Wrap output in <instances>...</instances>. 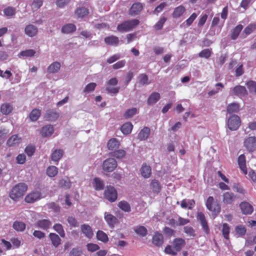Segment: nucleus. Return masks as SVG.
Returning <instances> with one entry per match:
<instances>
[{"mask_svg": "<svg viewBox=\"0 0 256 256\" xmlns=\"http://www.w3.org/2000/svg\"><path fill=\"white\" fill-rule=\"evenodd\" d=\"M212 52L208 49H204L202 50L199 54L198 56L200 58H208L211 56Z\"/></svg>", "mask_w": 256, "mask_h": 256, "instance_id": "55", "label": "nucleus"}, {"mask_svg": "<svg viewBox=\"0 0 256 256\" xmlns=\"http://www.w3.org/2000/svg\"><path fill=\"white\" fill-rule=\"evenodd\" d=\"M118 166L117 162L114 158H110L103 162L102 168L104 172H112L114 171Z\"/></svg>", "mask_w": 256, "mask_h": 256, "instance_id": "5", "label": "nucleus"}, {"mask_svg": "<svg viewBox=\"0 0 256 256\" xmlns=\"http://www.w3.org/2000/svg\"><path fill=\"white\" fill-rule=\"evenodd\" d=\"M236 196L231 192H226L223 194V202L226 204H231L235 200Z\"/></svg>", "mask_w": 256, "mask_h": 256, "instance_id": "20", "label": "nucleus"}, {"mask_svg": "<svg viewBox=\"0 0 256 256\" xmlns=\"http://www.w3.org/2000/svg\"><path fill=\"white\" fill-rule=\"evenodd\" d=\"M160 98V94L156 92H152L148 97L147 103L148 105H152L156 103Z\"/></svg>", "mask_w": 256, "mask_h": 256, "instance_id": "23", "label": "nucleus"}, {"mask_svg": "<svg viewBox=\"0 0 256 256\" xmlns=\"http://www.w3.org/2000/svg\"><path fill=\"white\" fill-rule=\"evenodd\" d=\"M104 42L108 45L116 46L119 44V39L116 36H110L104 38Z\"/></svg>", "mask_w": 256, "mask_h": 256, "instance_id": "19", "label": "nucleus"}, {"mask_svg": "<svg viewBox=\"0 0 256 256\" xmlns=\"http://www.w3.org/2000/svg\"><path fill=\"white\" fill-rule=\"evenodd\" d=\"M107 146L108 150H112L118 148L120 142L116 138H112L108 142Z\"/></svg>", "mask_w": 256, "mask_h": 256, "instance_id": "33", "label": "nucleus"}, {"mask_svg": "<svg viewBox=\"0 0 256 256\" xmlns=\"http://www.w3.org/2000/svg\"><path fill=\"white\" fill-rule=\"evenodd\" d=\"M104 214V220L110 228H113L115 225L118 223V218L112 214L106 212Z\"/></svg>", "mask_w": 256, "mask_h": 256, "instance_id": "9", "label": "nucleus"}, {"mask_svg": "<svg viewBox=\"0 0 256 256\" xmlns=\"http://www.w3.org/2000/svg\"><path fill=\"white\" fill-rule=\"evenodd\" d=\"M244 144L246 150L250 152L256 150V137L250 136L246 138Z\"/></svg>", "mask_w": 256, "mask_h": 256, "instance_id": "7", "label": "nucleus"}, {"mask_svg": "<svg viewBox=\"0 0 256 256\" xmlns=\"http://www.w3.org/2000/svg\"><path fill=\"white\" fill-rule=\"evenodd\" d=\"M246 85L250 92L256 93V82L249 81L246 83Z\"/></svg>", "mask_w": 256, "mask_h": 256, "instance_id": "58", "label": "nucleus"}, {"mask_svg": "<svg viewBox=\"0 0 256 256\" xmlns=\"http://www.w3.org/2000/svg\"><path fill=\"white\" fill-rule=\"evenodd\" d=\"M138 79L139 83L142 86L148 85L151 82L148 80V76L145 74H140L138 76Z\"/></svg>", "mask_w": 256, "mask_h": 256, "instance_id": "36", "label": "nucleus"}, {"mask_svg": "<svg viewBox=\"0 0 256 256\" xmlns=\"http://www.w3.org/2000/svg\"><path fill=\"white\" fill-rule=\"evenodd\" d=\"M232 94L236 96H244L247 94V91L244 86H236L233 88Z\"/></svg>", "mask_w": 256, "mask_h": 256, "instance_id": "21", "label": "nucleus"}, {"mask_svg": "<svg viewBox=\"0 0 256 256\" xmlns=\"http://www.w3.org/2000/svg\"><path fill=\"white\" fill-rule=\"evenodd\" d=\"M4 13L6 16H12L16 14V9L13 7L8 6L4 10Z\"/></svg>", "mask_w": 256, "mask_h": 256, "instance_id": "50", "label": "nucleus"}, {"mask_svg": "<svg viewBox=\"0 0 256 256\" xmlns=\"http://www.w3.org/2000/svg\"><path fill=\"white\" fill-rule=\"evenodd\" d=\"M41 114L40 110L37 108H34L30 112L29 117L32 121H36L40 116Z\"/></svg>", "mask_w": 256, "mask_h": 256, "instance_id": "38", "label": "nucleus"}, {"mask_svg": "<svg viewBox=\"0 0 256 256\" xmlns=\"http://www.w3.org/2000/svg\"><path fill=\"white\" fill-rule=\"evenodd\" d=\"M53 228L60 235L62 238L65 236V232L63 228V226L61 224H56L54 226Z\"/></svg>", "mask_w": 256, "mask_h": 256, "instance_id": "47", "label": "nucleus"}, {"mask_svg": "<svg viewBox=\"0 0 256 256\" xmlns=\"http://www.w3.org/2000/svg\"><path fill=\"white\" fill-rule=\"evenodd\" d=\"M184 232L190 236L194 237L196 236L195 230L192 226H184Z\"/></svg>", "mask_w": 256, "mask_h": 256, "instance_id": "57", "label": "nucleus"}, {"mask_svg": "<svg viewBox=\"0 0 256 256\" xmlns=\"http://www.w3.org/2000/svg\"><path fill=\"white\" fill-rule=\"evenodd\" d=\"M134 230L136 234L142 236H145L147 234L148 230L144 226H136Z\"/></svg>", "mask_w": 256, "mask_h": 256, "instance_id": "39", "label": "nucleus"}, {"mask_svg": "<svg viewBox=\"0 0 256 256\" xmlns=\"http://www.w3.org/2000/svg\"><path fill=\"white\" fill-rule=\"evenodd\" d=\"M28 190L26 184L20 182L12 188L8 193L10 198L14 201H18L26 194Z\"/></svg>", "mask_w": 256, "mask_h": 256, "instance_id": "1", "label": "nucleus"}, {"mask_svg": "<svg viewBox=\"0 0 256 256\" xmlns=\"http://www.w3.org/2000/svg\"><path fill=\"white\" fill-rule=\"evenodd\" d=\"M206 206L207 208L212 212L214 216H218L221 210L220 204L217 202H214V198L211 196L208 198Z\"/></svg>", "mask_w": 256, "mask_h": 256, "instance_id": "3", "label": "nucleus"}, {"mask_svg": "<svg viewBox=\"0 0 256 256\" xmlns=\"http://www.w3.org/2000/svg\"><path fill=\"white\" fill-rule=\"evenodd\" d=\"M126 152L123 150H118L110 153V155L117 158H122L126 155Z\"/></svg>", "mask_w": 256, "mask_h": 256, "instance_id": "42", "label": "nucleus"}, {"mask_svg": "<svg viewBox=\"0 0 256 256\" xmlns=\"http://www.w3.org/2000/svg\"><path fill=\"white\" fill-rule=\"evenodd\" d=\"M150 186L154 192L158 193L160 192V184L157 180H152L150 183Z\"/></svg>", "mask_w": 256, "mask_h": 256, "instance_id": "51", "label": "nucleus"}, {"mask_svg": "<svg viewBox=\"0 0 256 256\" xmlns=\"http://www.w3.org/2000/svg\"><path fill=\"white\" fill-rule=\"evenodd\" d=\"M152 243L158 247L160 246L164 243V236L162 234L158 232H155L152 236Z\"/></svg>", "mask_w": 256, "mask_h": 256, "instance_id": "15", "label": "nucleus"}, {"mask_svg": "<svg viewBox=\"0 0 256 256\" xmlns=\"http://www.w3.org/2000/svg\"><path fill=\"white\" fill-rule=\"evenodd\" d=\"M60 68L59 62H55L50 64L48 68V72L50 74H54L58 72Z\"/></svg>", "mask_w": 256, "mask_h": 256, "instance_id": "24", "label": "nucleus"}, {"mask_svg": "<svg viewBox=\"0 0 256 256\" xmlns=\"http://www.w3.org/2000/svg\"><path fill=\"white\" fill-rule=\"evenodd\" d=\"M88 14V9L84 7L78 8L75 11V14L80 18H83Z\"/></svg>", "mask_w": 256, "mask_h": 256, "instance_id": "32", "label": "nucleus"}, {"mask_svg": "<svg viewBox=\"0 0 256 256\" xmlns=\"http://www.w3.org/2000/svg\"><path fill=\"white\" fill-rule=\"evenodd\" d=\"M70 0H56V4L60 8H62L68 4Z\"/></svg>", "mask_w": 256, "mask_h": 256, "instance_id": "62", "label": "nucleus"}, {"mask_svg": "<svg viewBox=\"0 0 256 256\" xmlns=\"http://www.w3.org/2000/svg\"><path fill=\"white\" fill-rule=\"evenodd\" d=\"M197 220L200 222L204 231L206 234L210 233V229L206 220L205 216L202 212H198L196 216Z\"/></svg>", "mask_w": 256, "mask_h": 256, "instance_id": "10", "label": "nucleus"}, {"mask_svg": "<svg viewBox=\"0 0 256 256\" xmlns=\"http://www.w3.org/2000/svg\"><path fill=\"white\" fill-rule=\"evenodd\" d=\"M164 252L166 254L172 255V256H176L177 254L176 252L174 250V248H172V246L170 245H168L165 249Z\"/></svg>", "mask_w": 256, "mask_h": 256, "instance_id": "61", "label": "nucleus"}, {"mask_svg": "<svg viewBox=\"0 0 256 256\" xmlns=\"http://www.w3.org/2000/svg\"><path fill=\"white\" fill-rule=\"evenodd\" d=\"M96 238L99 240L104 242H106L108 240L106 234L102 230L98 231L96 232Z\"/></svg>", "mask_w": 256, "mask_h": 256, "instance_id": "45", "label": "nucleus"}, {"mask_svg": "<svg viewBox=\"0 0 256 256\" xmlns=\"http://www.w3.org/2000/svg\"><path fill=\"white\" fill-rule=\"evenodd\" d=\"M20 142V138L18 135L12 136L7 141V144L9 146H14Z\"/></svg>", "mask_w": 256, "mask_h": 256, "instance_id": "35", "label": "nucleus"}, {"mask_svg": "<svg viewBox=\"0 0 256 256\" xmlns=\"http://www.w3.org/2000/svg\"><path fill=\"white\" fill-rule=\"evenodd\" d=\"M76 30V26L72 24H68L64 26L62 28V32L64 34H70Z\"/></svg>", "mask_w": 256, "mask_h": 256, "instance_id": "31", "label": "nucleus"}, {"mask_svg": "<svg viewBox=\"0 0 256 256\" xmlns=\"http://www.w3.org/2000/svg\"><path fill=\"white\" fill-rule=\"evenodd\" d=\"M38 28L34 25L28 24L25 28V34L30 36L33 37L35 36L38 33Z\"/></svg>", "mask_w": 256, "mask_h": 256, "instance_id": "17", "label": "nucleus"}, {"mask_svg": "<svg viewBox=\"0 0 256 256\" xmlns=\"http://www.w3.org/2000/svg\"><path fill=\"white\" fill-rule=\"evenodd\" d=\"M81 230L85 236L90 238L93 236V232L92 228L88 224H84L81 226Z\"/></svg>", "mask_w": 256, "mask_h": 256, "instance_id": "18", "label": "nucleus"}, {"mask_svg": "<svg viewBox=\"0 0 256 256\" xmlns=\"http://www.w3.org/2000/svg\"><path fill=\"white\" fill-rule=\"evenodd\" d=\"M132 127L130 122H126L121 126V131L124 134H128L131 132Z\"/></svg>", "mask_w": 256, "mask_h": 256, "instance_id": "34", "label": "nucleus"}, {"mask_svg": "<svg viewBox=\"0 0 256 256\" xmlns=\"http://www.w3.org/2000/svg\"><path fill=\"white\" fill-rule=\"evenodd\" d=\"M150 134V129L148 127L142 128L138 134V138L140 140H144L148 137Z\"/></svg>", "mask_w": 256, "mask_h": 256, "instance_id": "27", "label": "nucleus"}, {"mask_svg": "<svg viewBox=\"0 0 256 256\" xmlns=\"http://www.w3.org/2000/svg\"><path fill=\"white\" fill-rule=\"evenodd\" d=\"M118 206L125 212H130L131 210L130 206L126 201H121L118 202Z\"/></svg>", "mask_w": 256, "mask_h": 256, "instance_id": "43", "label": "nucleus"}, {"mask_svg": "<svg viewBox=\"0 0 256 256\" xmlns=\"http://www.w3.org/2000/svg\"><path fill=\"white\" fill-rule=\"evenodd\" d=\"M12 106L10 104H4L0 107V112L4 114H8L12 112Z\"/></svg>", "mask_w": 256, "mask_h": 256, "instance_id": "40", "label": "nucleus"}, {"mask_svg": "<svg viewBox=\"0 0 256 256\" xmlns=\"http://www.w3.org/2000/svg\"><path fill=\"white\" fill-rule=\"evenodd\" d=\"M241 120L240 118L236 114L230 116L227 120V126L231 130H236L240 126Z\"/></svg>", "mask_w": 256, "mask_h": 256, "instance_id": "4", "label": "nucleus"}, {"mask_svg": "<svg viewBox=\"0 0 256 256\" xmlns=\"http://www.w3.org/2000/svg\"><path fill=\"white\" fill-rule=\"evenodd\" d=\"M67 221L70 226L78 227L79 226V222L73 216H68L67 218Z\"/></svg>", "mask_w": 256, "mask_h": 256, "instance_id": "53", "label": "nucleus"}, {"mask_svg": "<svg viewBox=\"0 0 256 256\" xmlns=\"http://www.w3.org/2000/svg\"><path fill=\"white\" fill-rule=\"evenodd\" d=\"M52 224L50 221L48 220L44 219L38 220L35 224L36 227L44 230H46L50 228Z\"/></svg>", "mask_w": 256, "mask_h": 256, "instance_id": "16", "label": "nucleus"}, {"mask_svg": "<svg viewBox=\"0 0 256 256\" xmlns=\"http://www.w3.org/2000/svg\"><path fill=\"white\" fill-rule=\"evenodd\" d=\"M96 86V84L95 82H90L86 86L83 90V92L88 94L93 92L95 90Z\"/></svg>", "mask_w": 256, "mask_h": 256, "instance_id": "52", "label": "nucleus"}, {"mask_svg": "<svg viewBox=\"0 0 256 256\" xmlns=\"http://www.w3.org/2000/svg\"><path fill=\"white\" fill-rule=\"evenodd\" d=\"M64 150L62 149L55 150L51 154V159L52 160L58 162L64 154Z\"/></svg>", "mask_w": 256, "mask_h": 256, "instance_id": "22", "label": "nucleus"}, {"mask_svg": "<svg viewBox=\"0 0 256 256\" xmlns=\"http://www.w3.org/2000/svg\"><path fill=\"white\" fill-rule=\"evenodd\" d=\"M143 8L144 6L142 3L140 2H135L130 7L129 14L132 16L137 15L140 13Z\"/></svg>", "mask_w": 256, "mask_h": 256, "instance_id": "11", "label": "nucleus"}, {"mask_svg": "<svg viewBox=\"0 0 256 256\" xmlns=\"http://www.w3.org/2000/svg\"><path fill=\"white\" fill-rule=\"evenodd\" d=\"M185 245V240L182 238H176L172 242V246L176 252L180 251Z\"/></svg>", "mask_w": 256, "mask_h": 256, "instance_id": "13", "label": "nucleus"}, {"mask_svg": "<svg viewBox=\"0 0 256 256\" xmlns=\"http://www.w3.org/2000/svg\"><path fill=\"white\" fill-rule=\"evenodd\" d=\"M13 228L18 232H23L26 228V224L20 221H16L14 222Z\"/></svg>", "mask_w": 256, "mask_h": 256, "instance_id": "37", "label": "nucleus"}, {"mask_svg": "<svg viewBox=\"0 0 256 256\" xmlns=\"http://www.w3.org/2000/svg\"><path fill=\"white\" fill-rule=\"evenodd\" d=\"M106 198L110 202H114L118 198V194L116 190L112 186H107L104 192Z\"/></svg>", "mask_w": 256, "mask_h": 256, "instance_id": "6", "label": "nucleus"}, {"mask_svg": "<svg viewBox=\"0 0 256 256\" xmlns=\"http://www.w3.org/2000/svg\"><path fill=\"white\" fill-rule=\"evenodd\" d=\"M185 8L182 6H180L175 8L174 12L172 14V16L174 18H178L183 13L185 12Z\"/></svg>", "mask_w": 256, "mask_h": 256, "instance_id": "41", "label": "nucleus"}, {"mask_svg": "<svg viewBox=\"0 0 256 256\" xmlns=\"http://www.w3.org/2000/svg\"><path fill=\"white\" fill-rule=\"evenodd\" d=\"M94 188L95 189L97 190H102L104 188V182L98 178H96L94 179Z\"/></svg>", "mask_w": 256, "mask_h": 256, "instance_id": "46", "label": "nucleus"}, {"mask_svg": "<svg viewBox=\"0 0 256 256\" xmlns=\"http://www.w3.org/2000/svg\"><path fill=\"white\" fill-rule=\"evenodd\" d=\"M59 184L61 187L64 188H68L70 186V182L68 178L61 180L59 182Z\"/></svg>", "mask_w": 256, "mask_h": 256, "instance_id": "59", "label": "nucleus"}, {"mask_svg": "<svg viewBox=\"0 0 256 256\" xmlns=\"http://www.w3.org/2000/svg\"><path fill=\"white\" fill-rule=\"evenodd\" d=\"M86 247L88 250L91 252H94L100 249V246L98 244L92 243L88 244Z\"/></svg>", "mask_w": 256, "mask_h": 256, "instance_id": "64", "label": "nucleus"}, {"mask_svg": "<svg viewBox=\"0 0 256 256\" xmlns=\"http://www.w3.org/2000/svg\"><path fill=\"white\" fill-rule=\"evenodd\" d=\"M240 110V104L237 102H232L229 104L226 108V112L228 114L238 112Z\"/></svg>", "mask_w": 256, "mask_h": 256, "instance_id": "26", "label": "nucleus"}, {"mask_svg": "<svg viewBox=\"0 0 256 256\" xmlns=\"http://www.w3.org/2000/svg\"><path fill=\"white\" fill-rule=\"evenodd\" d=\"M166 18L165 17H162L160 18L158 22L156 24L155 28L158 30H160L162 28L163 26V24H164L166 21Z\"/></svg>", "mask_w": 256, "mask_h": 256, "instance_id": "63", "label": "nucleus"}, {"mask_svg": "<svg viewBox=\"0 0 256 256\" xmlns=\"http://www.w3.org/2000/svg\"><path fill=\"white\" fill-rule=\"evenodd\" d=\"M240 208L243 214H250L253 212V207L248 202H243L240 204Z\"/></svg>", "mask_w": 256, "mask_h": 256, "instance_id": "14", "label": "nucleus"}, {"mask_svg": "<svg viewBox=\"0 0 256 256\" xmlns=\"http://www.w3.org/2000/svg\"><path fill=\"white\" fill-rule=\"evenodd\" d=\"M59 113L56 110L53 109H50L46 111L44 116V118L46 120L50 122L56 121L59 117Z\"/></svg>", "mask_w": 256, "mask_h": 256, "instance_id": "8", "label": "nucleus"}, {"mask_svg": "<svg viewBox=\"0 0 256 256\" xmlns=\"http://www.w3.org/2000/svg\"><path fill=\"white\" fill-rule=\"evenodd\" d=\"M222 232L224 238L227 240L228 239L230 227L226 223L222 224Z\"/></svg>", "mask_w": 256, "mask_h": 256, "instance_id": "54", "label": "nucleus"}, {"mask_svg": "<svg viewBox=\"0 0 256 256\" xmlns=\"http://www.w3.org/2000/svg\"><path fill=\"white\" fill-rule=\"evenodd\" d=\"M49 237L52 241V244L56 248L60 244L61 240L58 234L54 233H50Z\"/></svg>", "mask_w": 256, "mask_h": 256, "instance_id": "30", "label": "nucleus"}, {"mask_svg": "<svg viewBox=\"0 0 256 256\" xmlns=\"http://www.w3.org/2000/svg\"><path fill=\"white\" fill-rule=\"evenodd\" d=\"M41 193L36 191L28 194L25 198V201L28 203H32L40 199Z\"/></svg>", "mask_w": 256, "mask_h": 256, "instance_id": "12", "label": "nucleus"}, {"mask_svg": "<svg viewBox=\"0 0 256 256\" xmlns=\"http://www.w3.org/2000/svg\"><path fill=\"white\" fill-rule=\"evenodd\" d=\"M137 113V108H132L128 109L125 112L124 116L126 118H128L132 117L134 114Z\"/></svg>", "mask_w": 256, "mask_h": 256, "instance_id": "48", "label": "nucleus"}, {"mask_svg": "<svg viewBox=\"0 0 256 256\" xmlns=\"http://www.w3.org/2000/svg\"><path fill=\"white\" fill-rule=\"evenodd\" d=\"M54 132V128L51 124L44 126L42 130V134L43 137L50 136Z\"/></svg>", "mask_w": 256, "mask_h": 256, "instance_id": "25", "label": "nucleus"}, {"mask_svg": "<svg viewBox=\"0 0 256 256\" xmlns=\"http://www.w3.org/2000/svg\"><path fill=\"white\" fill-rule=\"evenodd\" d=\"M243 26L242 24L238 25L234 30L231 36L232 40H236L242 31Z\"/></svg>", "mask_w": 256, "mask_h": 256, "instance_id": "44", "label": "nucleus"}, {"mask_svg": "<svg viewBox=\"0 0 256 256\" xmlns=\"http://www.w3.org/2000/svg\"><path fill=\"white\" fill-rule=\"evenodd\" d=\"M36 52L34 50H28L21 52L19 55L22 56H32L35 54Z\"/></svg>", "mask_w": 256, "mask_h": 256, "instance_id": "56", "label": "nucleus"}, {"mask_svg": "<svg viewBox=\"0 0 256 256\" xmlns=\"http://www.w3.org/2000/svg\"><path fill=\"white\" fill-rule=\"evenodd\" d=\"M140 172L142 176L144 178H148L151 174V168L146 164H143L140 168Z\"/></svg>", "mask_w": 256, "mask_h": 256, "instance_id": "28", "label": "nucleus"}, {"mask_svg": "<svg viewBox=\"0 0 256 256\" xmlns=\"http://www.w3.org/2000/svg\"><path fill=\"white\" fill-rule=\"evenodd\" d=\"M238 164L241 170L245 174H247V170L246 165L245 156L244 154H241L238 158Z\"/></svg>", "mask_w": 256, "mask_h": 256, "instance_id": "29", "label": "nucleus"}, {"mask_svg": "<svg viewBox=\"0 0 256 256\" xmlns=\"http://www.w3.org/2000/svg\"><path fill=\"white\" fill-rule=\"evenodd\" d=\"M140 23L138 20H132L124 22L117 26V30L120 32H128Z\"/></svg>", "mask_w": 256, "mask_h": 256, "instance_id": "2", "label": "nucleus"}, {"mask_svg": "<svg viewBox=\"0 0 256 256\" xmlns=\"http://www.w3.org/2000/svg\"><path fill=\"white\" fill-rule=\"evenodd\" d=\"M36 150L35 147L32 145L27 146L24 150L25 152L28 156H32L34 152Z\"/></svg>", "mask_w": 256, "mask_h": 256, "instance_id": "60", "label": "nucleus"}, {"mask_svg": "<svg viewBox=\"0 0 256 256\" xmlns=\"http://www.w3.org/2000/svg\"><path fill=\"white\" fill-rule=\"evenodd\" d=\"M58 168L55 166H50L46 170L47 174L50 177H54L58 174Z\"/></svg>", "mask_w": 256, "mask_h": 256, "instance_id": "49", "label": "nucleus"}]
</instances>
